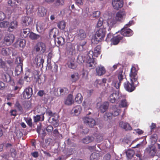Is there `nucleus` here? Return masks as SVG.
I'll return each instance as SVG.
<instances>
[{
  "mask_svg": "<svg viewBox=\"0 0 160 160\" xmlns=\"http://www.w3.org/2000/svg\"><path fill=\"white\" fill-rule=\"evenodd\" d=\"M122 82H120V81H118L114 80L112 82V85L117 89H118L120 88L121 84Z\"/></svg>",
  "mask_w": 160,
  "mask_h": 160,
  "instance_id": "nucleus-42",
  "label": "nucleus"
},
{
  "mask_svg": "<svg viewBox=\"0 0 160 160\" xmlns=\"http://www.w3.org/2000/svg\"><path fill=\"white\" fill-rule=\"evenodd\" d=\"M119 113V110L118 109H117L112 112V115L114 117L118 116Z\"/></svg>",
  "mask_w": 160,
  "mask_h": 160,
  "instance_id": "nucleus-60",
  "label": "nucleus"
},
{
  "mask_svg": "<svg viewBox=\"0 0 160 160\" xmlns=\"http://www.w3.org/2000/svg\"><path fill=\"white\" fill-rule=\"evenodd\" d=\"M14 39V36L13 34L10 33L7 34L4 38L5 43L7 45H9L13 42Z\"/></svg>",
  "mask_w": 160,
  "mask_h": 160,
  "instance_id": "nucleus-10",
  "label": "nucleus"
},
{
  "mask_svg": "<svg viewBox=\"0 0 160 160\" xmlns=\"http://www.w3.org/2000/svg\"><path fill=\"white\" fill-rule=\"evenodd\" d=\"M126 12L120 10L116 14L115 19L117 21L121 22L123 20L126 16Z\"/></svg>",
  "mask_w": 160,
  "mask_h": 160,
  "instance_id": "nucleus-13",
  "label": "nucleus"
},
{
  "mask_svg": "<svg viewBox=\"0 0 160 160\" xmlns=\"http://www.w3.org/2000/svg\"><path fill=\"white\" fill-rule=\"evenodd\" d=\"M47 10L43 7L39 6L38 8V15L40 17H43L46 14Z\"/></svg>",
  "mask_w": 160,
  "mask_h": 160,
  "instance_id": "nucleus-23",
  "label": "nucleus"
},
{
  "mask_svg": "<svg viewBox=\"0 0 160 160\" xmlns=\"http://www.w3.org/2000/svg\"><path fill=\"white\" fill-rule=\"evenodd\" d=\"M138 70L134 66H132L130 70L129 74L130 79L131 82L127 81L123 84L125 89L129 92L134 91L138 84Z\"/></svg>",
  "mask_w": 160,
  "mask_h": 160,
  "instance_id": "nucleus-1",
  "label": "nucleus"
},
{
  "mask_svg": "<svg viewBox=\"0 0 160 160\" xmlns=\"http://www.w3.org/2000/svg\"><path fill=\"white\" fill-rule=\"evenodd\" d=\"M86 33L83 29H80L77 31L76 34V37L79 40H83L82 43L80 42L77 45V49L78 51H81L83 50V46L87 43L84 40V39L86 38Z\"/></svg>",
  "mask_w": 160,
  "mask_h": 160,
  "instance_id": "nucleus-2",
  "label": "nucleus"
},
{
  "mask_svg": "<svg viewBox=\"0 0 160 160\" xmlns=\"http://www.w3.org/2000/svg\"><path fill=\"white\" fill-rule=\"evenodd\" d=\"M127 157L129 159L133 157L134 154V152L133 150L129 149L126 152Z\"/></svg>",
  "mask_w": 160,
  "mask_h": 160,
  "instance_id": "nucleus-38",
  "label": "nucleus"
},
{
  "mask_svg": "<svg viewBox=\"0 0 160 160\" xmlns=\"http://www.w3.org/2000/svg\"><path fill=\"white\" fill-rule=\"evenodd\" d=\"M74 102L73 96L71 94H69L65 102L66 105H72Z\"/></svg>",
  "mask_w": 160,
  "mask_h": 160,
  "instance_id": "nucleus-26",
  "label": "nucleus"
},
{
  "mask_svg": "<svg viewBox=\"0 0 160 160\" xmlns=\"http://www.w3.org/2000/svg\"><path fill=\"white\" fill-rule=\"evenodd\" d=\"M103 24V19L102 18H100L97 24V28L102 26Z\"/></svg>",
  "mask_w": 160,
  "mask_h": 160,
  "instance_id": "nucleus-54",
  "label": "nucleus"
},
{
  "mask_svg": "<svg viewBox=\"0 0 160 160\" xmlns=\"http://www.w3.org/2000/svg\"><path fill=\"white\" fill-rule=\"evenodd\" d=\"M101 49V46L100 45L97 46L95 48L94 51L95 52H97L100 54V50Z\"/></svg>",
  "mask_w": 160,
  "mask_h": 160,
  "instance_id": "nucleus-63",
  "label": "nucleus"
},
{
  "mask_svg": "<svg viewBox=\"0 0 160 160\" xmlns=\"http://www.w3.org/2000/svg\"><path fill=\"white\" fill-rule=\"evenodd\" d=\"M117 22V20L115 19V17L113 18H111L109 19L107 21V23L110 26H112L114 25Z\"/></svg>",
  "mask_w": 160,
  "mask_h": 160,
  "instance_id": "nucleus-36",
  "label": "nucleus"
},
{
  "mask_svg": "<svg viewBox=\"0 0 160 160\" xmlns=\"http://www.w3.org/2000/svg\"><path fill=\"white\" fill-rule=\"evenodd\" d=\"M108 106L109 104L108 102H106L103 103L99 107L100 112L102 113H104L108 108Z\"/></svg>",
  "mask_w": 160,
  "mask_h": 160,
  "instance_id": "nucleus-28",
  "label": "nucleus"
},
{
  "mask_svg": "<svg viewBox=\"0 0 160 160\" xmlns=\"http://www.w3.org/2000/svg\"><path fill=\"white\" fill-rule=\"evenodd\" d=\"M12 49L11 47L3 48L1 51V54L3 56L9 55L12 52Z\"/></svg>",
  "mask_w": 160,
  "mask_h": 160,
  "instance_id": "nucleus-20",
  "label": "nucleus"
},
{
  "mask_svg": "<svg viewBox=\"0 0 160 160\" xmlns=\"http://www.w3.org/2000/svg\"><path fill=\"white\" fill-rule=\"evenodd\" d=\"M128 103L125 99H122L121 100L119 106L122 107L124 108L128 107Z\"/></svg>",
  "mask_w": 160,
  "mask_h": 160,
  "instance_id": "nucleus-40",
  "label": "nucleus"
},
{
  "mask_svg": "<svg viewBox=\"0 0 160 160\" xmlns=\"http://www.w3.org/2000/svg\"><path fill=\"white\" fill-rule=\"evenodd\" d=\"M45 94V92L43 90H39L38 93V95L40 97L42 96Z\"/></svg>",
  "mask_w": 160,
  "mask_h": 160,
  "instance_id": "nucleus-64",
  "label": "nucleus"
},
{
  "mask_svg": "<svg viewBox=\"0 0 160 160\" xmlns=\"http://www.w3.org/2000/svg\"><path fill=\"white\" fill-rule=\"evenodd\" d=\"M32 22V19L30 17L25 16L22 18V22L23 25L28 26Z\"/></svg>",
  "mask_w": 160,
  "mask_h": 160,
  "instance_id": "nucleus-18",
  "label": "nucleus"
},
{
  "mask_svg": "<svg viewBox=\"0 0 160 160\" xmlns=\"http://www.w3.org/2000/svg\"><path fill=\"white\" fill-rule=\"evenodd\" d=\"M96 75L101 76L104 74L106 72L105 68L101 65L98 66L96 68Z\"/></svg>",
  "mask_w": 160,
  "mask_h": 160,
  "instance_id": "nucleus-16",
  "label": "nucleus"
},
{
  "mask_svg": "<svg viewBox=\"0 0 160 160\" xmlns=\"http://www.w3.org/2000/svg\"><path fill=\"white\" fill-rule=\"evenodd\" d=\"M9 22L8 21H3L0 22V28H5L9 27Z\"/></svg>",
  "mask_w": 160,
  "mask_h": 160,
  "instance_id": "nucleus-46",
  "label": "nucleus"
},
{
  "mask_svg": "<svg viewBox=\"0 0 160 160\" xmlns=\"http://www.w3.org/2000/svg\"><path fill=\"white\" fill-rule=\"evenodd\" d=\"M106 32L105 28H99L96 32L95 37L93 39L94 43L97 44L102 41L105 36Z\"/></svg>",
  "mask_w": 160,
  "mask_h": 160,
  "instance_id": "nucleus-4",
  "label": "nucleus"
},
{
  "mask_svg": "<svg viewBox=\"0 0 160 160\" xmlns=\"http://www.w3.org/2000/svg\"><path fill=\"white\" fill-rule=\"evenodd\" d=\"M121 35L123 37H130L133 34V31L129 28L124 26L120 31Z\"/></svg>",
  "mask_w": 160,
  "mask_h": 160,
  "instance_id": "nucleus-6",
  "label": "nucleus"
},
{
  "mask_svg": "<svg viewBox=\"0 0 160 160\" xmlns=\"http://www.w3.org/2000/svg\"><path fill=\"white\" fill-rule=\"evenodd\" d=\"M18 22L16 21H13L11 22L9 25L8 31L11 32L16 29L18 27Z\"/></svg>",
  "mask_w": 160,
  "mask_h": 160,
  "instance_id": "nucleus-19",
  "label": "nucleus"
},
{
  "mask_svg": "<svg viewBox=\"0 0 160 160\" xmlns=\"http://www.w3.org/2000/svg\"><path fill=\"white\" fill-rule=\"evenodd\" d=\"M51 123L55 127H57L59 124V122L58 120L54 121V122H51Z\"/></svg>",
  "mask_w": 160,
  "mask_h": 160,
  "instance_id": "nucleus-58",
  "label": "nucleus"
},
{
  "mask_svg": "<svg viewBox=\"0 0 160 160\" xmlns=\"http://www.w3.org/2000/svg\"><path fill=\"white\" fill-rule=\"evenodd\" d=\"M93 139V138L89 136L86 137L82 140V142L84 143L88 144L92 142Z\"/></svg>",
  "mask_w": 160,
  "mask_h": 160,
  "instance_id": "nucleus-37",
  "label": "nucleus"
},
{
  "mask_svg": "<svg viewBox=\"0 0 160 160\" xmlns=\"http://www.w3.org/2000/svg\"><path fill=\"white\" fill-rule=\"evenodd\" d=\"M65 26L66 23L64 21L59 22L58 24V27L62 30L64 29L65 28Z\"/></svg>",
  "mask_w": 160,
  "mask_h": 160,
  "instance_id": "nucleus-41",
  "label": "nucleus"
},
{
  "mask_svg": "<svg viewBox=\"0 0 160 160\" xmlns=\"http://www.w3.org/2000/svg\"><path fill=\"white\" fill-rule=\"evenodd\" d=\"M60 93L61 96L65 95L68 92V90L66 88H61L59 91Z\"/></svg>",
  "mask_w": 160,
  "mask_h": 160,
  "instance_id": "nucleus-47",
  "label": "nucleus"
},
{
  "mask_svg": "<svg viewBox=\"0 0 160 160\" xmlns=\"http://www.w3.org/2000/svg\"><path fill=\"white\" fill-rule=\"evenodd\" d=\"M46 112V113L48 114L50 117H55V113H52V111L50 110H47Z\"/></svg>",
  "mask_w": 160,
  "mask_h": 160,
  "instance_id": "nucleus-56",
  "label": "nucleus"
},
{
  "mask_svg": "<svg viewBox=\"0 0 160 160\" xmlns=\"http://www.w3.org/2000/svg\"><path fill=\"white\" fill-rule=\"evenodd\" d=\"M0 68L3 69L5 71H7L8 68L6 62L0 58Z\"/></svg>",
  "mask_w": 160,
  "mask_h": 160,
  "instance_id": "nucleus-33",
  "label": "nucleus"
},
{
  "mask_svg": "<svg viewBox=\"0 0 160 160\" xmlns=\"http://www.w3.org/2000/svg\"><path fill=\"white\" fill-rule=\"evenodd\" d=\"M123 37L120 34H118L115 37H113L111 39V43L114 45L118 44L120 41L123 39Z\"/></svg>",
  "mask_w": 160,
  "mask_h": 160,
  "instance_id": "nucleus-15",
  "label": "nucleus"
},
{
  "mask_svg": "<svg viewBox=\"0 0 160 160\" xmlns=\"http://www.w3.org/2000/svg\"><path fill=\"white\" fill-rule=\"evenodd\" d=\"M66 49L69 52H72L75 49V48L72 44L69 43L67 45Z\"/></svg>",
  "mask_w": 160,
  "mask_h": 160,
  "instance_id": "nucleus-43",
  "label": "nucleus"
},
{
  "mask_svg": "<svg viewBox=\"0 0 160 160\" xmlns=\"http://www.w3.org/2000/svg\"><path fill=\"white\" fill-rule=\"evenodd\" d=\"M146 152L148 153L151 156L153 157L156 153V150L154 148L152 147L147 148L146 149Z\"/></svg>",
  "mask_w": 160,
  "mask_h": 160,
  "instance_id": "nucleus-27",
  "label": "nucleus"
},
{
  "mask_svg": "<svg viewBox=\"0 0 160 160\" xmlns=\"http://www.w3.org/2000/svg\"><path fill=\"white\" fill-rule=\"evenodd\" d=\"M41 117L39 115H37L34 117V121L35 122H37L40 121Z\"/></svg>",
  "mask_w": 160,
  "mask_h": 160,
  "instance_id": "nucleus-61",
  "label": "nucleus"
},
{
  "mask_svg": "<svg viewBox=\"0 0 160 160\" xmlns=\"http://www.w3.org/2000/svg\"><path fill=\"white\" fill-rule=\"evenodd\" d=\"M64 4V0H56L54 4L55 7H58L59 6H62Z\"/></svg>",
  "mask_w": 160,
  "mask_h": 160,
  "instance_id": "nucleus-44",
  "label": "nucleus"
},
{
  "mask_svg": "<svg viewBox=\"0 0 160 160\" xmlns=\"http://www.w3.org/2000/svg\"><path fill=\"white\" fill-rule=\"evenodd\" d=\"M54 41L55 42H57L58 46L59 47L60 46H62L64 45L65 43V39L64 38L60 37H58L57 38L54 39Z\"/></svg>",
  "mask_w": 160,
  "mask_h": 160,
  "instance_id": "nucleus-29",
  "label": "nucleus"
},
{
  "mask_svg": "<svg viewBox=\"0 0 160 160\" xmlns=\"http://www.w3.org/2000/svg\"><path fill=\"white\" fill-rule=\"evenodd\" d=\"M100 156V154L98 153H92L90 156V160H97Z\"/></svg>",
  "mask_w": 160,
  "mask_h": 160,
  "instance_id": "nucleus-39",
  "label": "nucleus"
},
{
  "mask_svg": "<svg viewBox=\"0 0 160 160\" xmlns=\"http://www.w3.org/2000/svg\"><path fill=\"white\" fill-rule=\"evenodd\" d=\"M23 105L24 108L28 109L31 106V102L28 101H25L23 103Z\"/></svg>",
  "mask_w": 160,
  "mask_h": 160,
  "instance_id": "nucleus-48",
  "label": "nucleus"
},
{
  "mask_svg": "<svg viewBox=\"0 0 160 160\" xmlns=\"http://www.w3.org/2000/svg\"><path fill=\"white\" fill-rule=\"evenodd\" d=\"M125 72H123V68L121 66L119 69L116 72V75L119 81L122 82L124 79L125 76Z\"/></svg>",
  "mask_w": 160,
  "mask_h": 160,
  "instance_id": "nucleus-12",
  "label": "nucleus"
},
{
  "mask_svg": "<svg viewBox=\"0 0 160 160\" xmlns=\"http://www.w3.org/2000/svg\"><path fill=\"white\" fill-rule=\"evenodd\" d=\"M53 128L51 125H48L47 126L46 128V130L47 132L49 133H51V132L53 131Z\"/></svg>",
  "mask_w": 160,
  "mask_h": 160,
  "instance_id": "nucleus-57",
  "label": "nucleus"
},
{
  "mask_svg": "<svg viewBox=\"0 0 160 160\" xmlns=\"http://www.w3.org/2000/svg\"><path fill=\"white\" fill-rule=\"evenodd\" d=\"M94 53L92 51H89L86 56V65L89 69L93 68L95 65V62L93 58Z\"/></svg>",
  "mask_w": 160,
  "mask_h": 160,
  "instance_id": "nucleus-3",
  "label": "nucleus"
},
{
  "mask_svg": "<svg viewBox=\"0 0 160 160\" xmlns=\"http://www.w3.org/2000/svg\"><path fill=\"white\" fill-rule=\"evenodd\" d=\"M53 135L54 137H58L59 135V133L57 129H56L52 131Z\"/></svg>",
  "mask_w": 160,
  "mask_h": 160,
  "instance_id": "nucleus-55",
  "label": "nucleus"
},
{
  "mask_svg": "<svg viewBox=\"0 0 160 160\" xmlns=\"http://www.w3.org/2000/svg\"><path fill=\"white\" fill-rule=\"evenodd\" d=\"M83 120L84 123L90 127L92 128L96 125L95 120L92 118L86 117L83 118Z\"/></svg>",
  "mask_w": 160,
  "mask_h": 160,
  "instance_id": "nucleus-8",
  "label": "nucleus"
},
{
  "mask_svg": "<svg viewBox=\"0 0 160 160\" xmlns=\"http://www.w3.org/2000/svg\"><path fill=\"white\" fill-rule=\"evenodd\" d=\"M100 14V12L99 11H96L94 12L91 16H92L93 18H98L99 17V16Z\"/></svg>",
  "mask_w": 160,
  "mask_h": 160,
  "instance_id": "nucleus-49",
  "label": "nucleus"
},
{
  "mask_svg": "<svg viewBox=\"0 0 160 160\" xmlns=\"http://www.w3.org/2000/svg\"><path fill=\"white\" fill-rule=\"evenodd\" d=\"M25 41L21 40L19 42L18 45L20 47L23 48L25 45Z\"/></svg>",
  "mask_w": 160,
  "mask_h": 160,
  "instance_id": "nucleus-53",
  "label": "nucleus"
},
{
  "mask_svg": "<svg viewBox=\"0 0 160 160\" xmlns=\"http://www.w3.org/2000/svg\"><path fill=\"white\" fill-rule=\"evenodd\" d=\"M35 62L37 66L40 67L41 65H42V67L44 60L42 58L37 56L35 58Z\"/></svg>",
  "mask_w": 160,
  "mask_h": 160,
  "instance_id": "nucleus-24",
  "label": "nucleus"
},
{
  "mask_svg": "<svg viewBox=\"0 0 160 160\" xmlns=\"http://www.w3.org/2000/svg\"><path fill=\"white\" fill-rule=\"evenodd\" d=\"M80 78L78 72H75L71 75V79L72 82H75L78 81Z\"/></svg>",
  "mask_w": 160,
  "mask_h": 160,
  "instance_id": "nucleus-25",
  "label": "nucleus"
},
{
  "mask_svg": "<svg viewBox=\"0 0 160 160\" xmlns=\"http://www.w3.org/2000/svg\"><path fill=\"white\" fill-rule=\"evenodd\" d=\"M41 36L38 35L32 32H31L29 35V38L32 40H37Z\"/></svg>",
  "mask_w": 160,
  "mask_h": 160,
  "instance_id": "nucleus-31",
  "label": "nucleus"
},
{
  "mask_svg": "<svg viewBox=\"0 0 160 160\" xmlns=\"http://www.w3.org/2000/svg\"><path fill=\"white\" fill-rule=\"evenodd\" d=\"M24 79L27 82H29L30 81V78L29 77V75L28 73H26L25 74V76L24 77Z\"/></svg>",
  "mask_w": 160,
  "mask_h": 160,
  "instance_id": "nucleus-59",
  "label": "nucleus"
},
{
  "mask_svg": "<svg viewBox=\"0 0 160 160\" xmlns=\"http://www.w3.org/2000/svg\"><path fill=\"white\" fill-rule=\"evenodd\" d=\"M32 87H28L26 88L22 93L23 98L25 99L30 98L32 94Z\"/></svg>",
  "mask_w": 160,
  "mask_h": 160,
  "instance_id": "nucleus-9",
  "label": "nucleus"
},
{
  "mask_svg": "<svg viewBox=\"0 0 160 160\" xmlns=\"http://www.w3.org/2000/svg\"><path fill=\"white\" fill-rule=\"evenodd\" d=\"M83 97L81 93H78L75 98V101L78 103H81L83 100Z\"/></svg>",
  "mask_w": 160,
  "mask_h": 160,
  "instance_id": "nucleus-34",
  "label": "nucleus"
},
{
  "mask_svg": "<svg viewBox=\"0 0 160 160\" xmlns=\"http://www.w3.org/2000/svg\"><path fill=\"white\" fill-rule=\"evenodd\" d=\"M27 124L31 127L32 126V119L30 118H26L25 120Z\"/></svg>",
  "mask_w": 160,
  "mask_h": 160,
  "instance_id": "nucleus-52",
  "label": "nucleus"
},
{
  "mask_svg": "<svg viewBox=\"0 0 160 160\" xmlns=\"http://www.w3.org/2000/svg\"><path fill=\"white\" fill-rule=\"evenodd\" d=\"M119 126L126 131L131 130L132 129V127L128 123L122 121L119 122Z\"/></svg>",
  "mask_w": 160,
  "mask_h": 160,
  "instance_id": "nucleus-17",
  "label": "nucleus"
},
{
  "mask_svg": "<svg viewBox=\"0 0 160 160\" xmlns=\"http://www.w3.org/2000/svg\"><path fill=\"white\" fill-rule=\"evenodd\" d=\"M10 151L12 156L13 158L15 157L16 155V152L15 149L14 148L12 147L10 148Z\"/></svg>",
  "mask_w": 160,
  "mask_h": 160,
  "instance_id": "nucleus-50",
  "label": "nucleus"
},
{
  "mask_svg": "<svg viewBox=\"0 0 160 160\" xmlns=\"http://www.w3.org/2000/svg\"><path fill=\"white\" fill-rule=\"evenodd\" d=\"M23 59L20 57H17L16 58L15 60V63L18 64V65H23Z\"/></svg>",
  "mask_w": 160,
  "mask_h": 160,
  "instance_id": "nucleus-45",
  "label": "nucleus"
},
{
  "mask_svg": "<svg viewBox=\"0 0 160 160\" xmlns=\"http://www.w3.org/2000/svg\"><path fill=\"white\" fill-rule=\"evenodd\" d=\"M46 50L45 44L42 42H39L37 43L34 48V51L36 52H40L41 53H43Z\"/></svg>",
  "mask_w": 160,
  "mask_h": 160,
  "instance_id": "nucleus-5",
  "label": "nucleus"
},
{
  "mask_svg": "<svg viewBox=\"0 0 160 160\" xmlns=\"http://www.w3.org/2000/svg\"><path fill=\"white\" fill-rule=\"evenodd\" d=\"M72 110L73 111L75 114L78 115L80 113L82 110V108L80 105H77L74 107Z\"/></svg>",
  "mask_w": 160,
  "mask_h": 160,
  "instance_id": "nucleus-32",
  "label": "nucleus"
},
{
  "mask_svg": "<svg viewBox=\"0 0 160 160\" xmlns=\"http://www.w3.org/2000/svg\"><path fill=\"white\" fill-rule=\"evenodd\" d=\"M30 32L29 28H26L22 29L21 30V35L23 38H25L29 36V34Z\"/></svg>",
  "mask_w": 160,
  "mask_h": 160,
  "instance_id": "nucleus-22",
  "label": "nucleus"
},
{
  "mask_svg": "<svg viewBox=\"0 0 160 160\" xmlns=\"http://www.w3.org/2000/svg\"><path fill=\"white\" fill-rule=\"evenodd\" d=\"M113 36V34L111 33H109L108 34L106 40L107 41H108L109 40L111 41V39L112 38V36Z\"/></svg>",
  "mask_w": 160,
  "mask_h": 160,
  "instance_id": "nucleus-62",
  "label": "nucleus"
},
{
  "mask_svg": "<svg viewBox=\"0 0 160 160\" xmlns=\"http://www.w3.org/2000/svg\"><path fill=\"white\" fill-rule=\"evenodd\" d=\"M6 17V14L3 12L0 11V22L3 21Z\"/></svg>",
  "mask_w": 160,
  "mask_h": 160,
  "instance_id": "nucleus-51",
  "label": "nucleus"
},
{
  "mask_svg": "<svg viewBox=\"0 0 160 160\" xmlns=\"http://www.w3.org/2000/svg\"><path fill=\"white\" fill-rule=\"evenodd\" d=\"M34 5L30 2L27 3L26 6V9L28 14L32 13L33 12Z\"/></svg>",
  "mask_w": 160,
  "mask_h": 160,
  "instance_id": "nucleus-21",
  "label": "nucleus"
},
{
  "mask_svg": "<svg viewBox=\"0 0 160 160\" xmlns=\"http://www.w3.org/2000/svg\"><path fill=\"white\" fill-rule=\"evenodd\" d=\"M66 66L69 68L75 69L77 67L75 59L73 58H69L66 63Z\"/></svg>",
  "mask_w": 160,
  "mask_h": 160,
  "instance_id": "nucleus-11",
  "label": "nucleus"
},
{
  "mask_svg": "<svg viewBox=\"0 0 160 160\" xmlns=\"http://www.w3.org/2000/svg\"><path fill=\"white\" fill-rule=\"evenodd\" d=\"M112 4L114 9L118 10L123 6V0H113Z\"/></svg>",
  "mask_w": 160,
  "mask_h": 160,
  "instance_id": "nucleus-14",
  "label": "nucleus"
},
{
  "mask_svg": "<svg viewBox=\"0 0 160 160\" xmlns=\"http://www.w3.org/2000/svg\"><path fill=\"white\" fill-rule=\"evenodd\" d=\"M23 65H18L16 67L15 69V74L17 75H19L22 71Z\"/></svg>",
  "mask_w": 160,
  "mask_h": 160,
  "instance_id": "nucleus-35",
  "label": "nucleus"
},
{
  "mask_svg": "<svg viewBox=\"0 0 160 160\" xmlns=\"http://www.w3.org/2000/svg\"><path fill=\"white\" fill-rule=\"evenodd\" d=\"M59 31L56 28L52 29L50 32V36H52L55 39L59 35Z\"/></svg>",
  "mask_w": 160,
  "mask_h": 160,
  "instance_id": "nucleus-30",
  "label": "nucleus"
},
{
  "mask_svg": "<svg viewBox=\"0 0 160 160\" xmlns=\"http://www.w3.org/2000/svg\"><path fill=\"white\" fill-rule=\"evenodd\" d=\"M119 98L118 92L116 91H114L110 94L108 99L110 102L113 103L118 101Z\"/></svg>",
  "mask_w": 160,
  "mask_h": 160,
  "instance_id": "nucleus-7",
  "label": "nucleus"
}]
</instances>
